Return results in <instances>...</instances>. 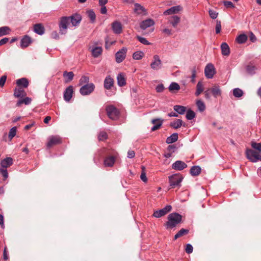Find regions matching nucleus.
I'll use <instances>...</instances> for the list:
<instances>
[{"label":"nucleus","mask_w":261,"mask_h":261,"mask_svg":"<svg viewBox=\"0 0 261 261\" xmlns=\"http://www.w3.org/2000/svg\"><path fill=\"white\" fill-rule=\"evenodd\" d=\"M189 229L181 228L175 236L174 240H176L178 238L187 234L189 233Z\"/></svg>","instance_id":"nucleus-35"},{"label":"nucleus","mask_w":261,"mask_h":261,"mask_svg":"<svg viewBox=\"0 0 261 261\" xmlns=\"http://www.w3.org/2000/svg\"><path fill=\"white\" fill-rule=\"evenodd\" d=\"M180 20V17L176 15L172 16L169 19V22L174 28H176L177 27V24L179 23Z\"/></svg>","instance_id":"nucleus-28"},{"label":"nucleus","mask_w":261,"mask_h":261,"mask_svg":"<svg viewBox=\"0 0 261 261\" xmlns=\"http://www.w3.org/2000/svg\"><path fill=\"white\" fill-rule=\"evenodd\" d=\"M117 79L118 85L119 86L122 87L126 85V80L123 74H119L117 75Z\"/></svg>","instance_id":"nucleus-29"},{"label":"nucleus","mask_w":261,"mask_h":261,"mask_svg":"<svg viewBox=\"0 0 261 261\" xmlns=\"http://www.w3.org/2000/svg\"><path fill=\"white\" fill-rule=\"evenodd\" d=\"M116 161V157L114 155L108 156L104 160V165L105 166L112 167Z\"/></svg>","instance_id":"nucleus-21"},{"label":"nucleus","mask_w":261,"mask_h":261,"mask_svg":"<svg viewBox=\"0 0 261 261\" xmlns=\"http://www.w3.org/2000/svg\"><path fill=\"white\" fill-rule=\"evenodd\" d=\"M200 172L201 168L198 166H193L190 169V174L192 176H197L200 173Z\"/></svg>","instance_id":"nucleus-32"},{"label":"nucleus","mask_w":261,"mask_h":261,"mask_svg":"<svg viewBox=\"0 0 261 261\" xmlns=\"http://www.w3.org/2000/svg\"><path fill=\"white\" fill-rule=\"evenodd\" d=\"M221 21L220 20H217L216 21V33L217 34H219L221 32Z\"/></svg>","instance_id":"nucleus-56"},{"label":"nucleus","mask_w":261,"mask_h":261,"mask_svg":"<svg viewBox=\"0 0 261 261\" xmlns=\"http://www.w3.org/2000/svg\"><path fill=\"white\" fill-rule=\"evenodd\" d=\"M13 163V160L11 157H7L3 160L1 162V167L7 168L10 167Z\"/></svg>","instance_id":"nucleus-16"},{"label":"nucleus","mask_w":261,"mask_h":261,"mask_svg":"<svg viewBox=\"0 0 261 261\" xmlns=\"http://www.w3.org/2000/svg\"><path fill=\"white\" fill-rule=\"evenodd\" d=\"M209 15L212 19H216L218 15V13L214 10H210L208 11Z\"/></svg>","instance_id":"nucleus-58"},{"label":"nucleus","mask_w":261,"mask_h":261,"mask_svg":"<svg viewBox=\"0 0 261 261\" xmlns=\"http://www.w3.org/2000/svg\"><path fill=\"white\" fill-rule=\"evenodd\" d=\"M31 43V38L29 36L25 35L21 40L20 46L22 48H25L28 47Z\"/></svg>","instance_id":"nucleus-24"},{"label":"nucleus","mask_w":261,"mask_h":261,"mask_svg":"<svg viewBox=\"0 0 261 261\" xmlns=\"http://www.w3.org/2000/svg\"><path fill=\"white\" fill-rule=\"evenodd\" d=\"M154 24V20L152 19L148 18L142 21L140 24V27L141 29L145 30L147 28L153 26Z\"/></svg>","instance_id":"nucleus-14"},{"label":"nucleus","mask_w":261,"mask_h":261,"mask_svg":"<svg viewBox=\"0 0 261 261\" xmlns=\"http://www.w3.org/2000/svg\"><path fill=\"white\" fill-rule=\"evenodd\" d=\"M10 28L8 27H3L0 28V37L9 34Z\"/></svg>","instance_id":"nucleus-42"},{"label":"nucleus","mask_w":261,"mask_h":261,"mask_svg":"<svg viewBox=\"0 0 261 261\" xmlns=\"http://www.w3.org/2000/svg\"><path fill=\"white\" fill-rule=\"evenodd\" d=\"M17 86L22 88H26L29 86V81L26 78H21L16 81Z\"/></svg>","instance_id":"nucleus-22"},{"label":"nucleus","mask_w":261,"mask_h":261,"mask_svg":"<svg viewBox=\"0 0 261 261\" xmlns=\"http://www.w3.org/2000/svg\"><path fill=\"white\" fill-rule=\"evenodd\" d=\"M210 91H211L212 94L215 98L220 96L221 94V90L219 86L215 85L210 88Z\"/></svg>","instance_id":"nucleus-23"},{"label":"nucleus","mask_w":261,"mask_h":261,"mask_svg":"<svg viewBox=\"0 0 261 261\" xmlns=\"http://www.w3.org/2000/svg\"><path fill=\"white\" fill-rule=\"evenodd\" d=\"M182 219V216L178 213H173L168 216V221L165 226L167 229H172L179 224Z\"/></svg>","instance_id":"nucleus-1"},{"label":"nucleus","mask_w":261,"mask_h":261,"mask_svg":"<svg viewBox=\"0 0 261 261\" xmlns=\"http://www.w3.org/2000/svg\"><path fill=\"white\" fill-rule=\"evenodd\" d=\"M27 95V93L23 88L22 87L16 88L14 91V96L15 97L21 98L25 97Z\"/></svg>","instance_id":"nucleus-17"},{"label":"nucleus","mask_w":261,"mask_h":261,"mask_svg":"<svg viewBox=\"0 0 261 261\" xmlns=\"http://www.w3.org/2000/svg\"><path fill=\"white\" fill-rule=\"evenodd\" d=\"M243 92L239 88H236L233 91V94L236 97H240L243 95Z\"/></svg>","instance_id":"nucleus-46"},{"label":"nucleus","mask_w":261,"mask_h":261,"mask_svg":"<svg viewBox=\"0 0 261 261\" xmlns=\"http://www.w3.org/2000/svg\"><path fill=\"white\" fill-rule=\"evenodd\" d=\"M186 117L188 120H192L195 117V113L193 111L189 110L187 112Z\"/></svg>","instance_id":"nucleus-47"},{"label":"nucleus","mask_w":261,"mask_h":261,"mask_svg":"<svg viewBox=\"0 0 261 261\" xmlns=\"http://www.w3.org/2000/svg\"><path fill=\"white\" fill-rule=\"evenodd\" d=\"M144 56V53L142 51H138L134 53L133 55V58L135 60H140Z\"/></svg>","instance_id":"nucleus-43"},{"label":"nucleus","mask_w":261,"mask_h":261,"mask_svg":"<svg viewBox=\"0 0 261 261\" xmlns=\"http://www.w3.org/2000/svg\"><path fill=\"white\" fill-rule=\"evenodd\" d=\"M62 143V138L59 136H52L48 138L46 144L47 148H50L55 145L60 144Z\"/></svg>","instance_id":"nucleus-7"},{"label":"nucleus","mask_w":261,"mask_h":261,"mask_svg":"<svg viewBox=\"0 0 261 261\" xmlns=\"http://www.w3.org/2000/svg\"><path fill=\"white\" fill-rule=\"evenodd\" d=\"M127 49L125 47H122L117 51L115 55L116 61L118 63L122 62L125 58Z\"/></svg>","instance_id":"nucleus-8"},{"label":"nucleus","mask_w":261,"mask_h":261,"mask_svg":"<svg viewBox=\"0 0 261 261\" xmlns=\"http://www.w3.org/2000/svg\"><path fill=\"white\" fill-rule=\"evenodd\" d=\"M134 11L137 13V14H143V15H146V10L143 6H142L141 5H140L138 3H135L134 4Z\"/></svg>","instance_id":"nucleus-20"},{"label":"nucleus","mask_w":261,"mask_h":261,"mask_svg":"<svg viewBox=\"0 0 261 261\" xmlns=\"http://www.w3.org/2000/svg\"><path fill=\"white\" fill-rule=\"evenodd\" d=\"M178 139V134L173 133L170 137H168L166 140V142L168 144H171L176 142Z\"/></svg>","instance_id":"nucleus-34"},{"label":"nucleus","mask_w":261,"mask_h":261,"mask_svg":"<svg viewBox=\"0 0 261 261\" xmlns=\"http://www.w3.org/2000/svg\"><path fill=\"white\" fill-rule=\"evenodd\" d=\"M182 179V176L179 173L172 175L169 177L170 186L171 188L180 187V183Z\"/></svg>","instance_id":"nucleus-2"},{"label":"nucleus","mask_w":261,"mask_h":261,"mask_svg":"<svg viewBox=\"0 0 261 261\" xmlns=\"http://www.w3.org/2000/svg\"><path fill=\"white\" fill-rule=\"evenodd\" d=\"M94 89L95 85L91 83L82 86L80 89V92L83 96L88 95L90 94L94 90Z\"/></svg>","instance_id":"nucleus-6"},{"label":"nucleus","mask_w":261,"mask_h":261,"mask_svg":"<svg viewBox=\"0 0 261 261\" xmlns=\"http://www.w3.org/2000/svg\"><path fill=\"white\" fill-rule=\"evenodd\" d=\"M247 39V36L244 34H240L236 39V41L239 44L245 43Z\"/></svg>","instance_id":"nucleus-36"},{"label":"nucleus","mask_w":261,"mask_h":261,"mask_svg":"<svg viewBox=\"0 0 261 261\" xmlns=\"http://www.w3.org/2000/svg\"><path fill=\"white\" fill-rule=\"evenodd\" d=\"M255 67L252 64H249L246 66V71L249 74L254 73Z\"/></svg>","instance_id":"nucleus-51"},{"label":"nucleus","mask_w":261,"mask_h":261,"mask_svg":"<svg viewBox=\"0 0 261 261\" xmlns=\"http://www.w3.org/2000/svg\"><path fill=\"white\" fill-rule=\"evenodd\" d=\"M88 17L91 20L92 22H94L95 20L96 15L95 13L92 10H88L87 11Z\"/></svg>","instance_id":"nucleus-45"},{"label":"nucleus","mask_w":261,"mask_h":261,"mask_svg":"<svg viewBox=\"0 0 261 261\" xmlns=\"http://www.w3.org/2000/svg\"><path fill=\"white\" fill-rule=\"evenodd\" d=\"M92 56L95 57H98L102 53V48L100 47H95L91 50Z\"/></svg>","instance_id":"nucleus-37"},{"label":"nucleus","mask_w":261,"mask_h":261,"mask_svg":"<svg viewBox=\"0 0 261 261\" xmlns=\"http://www.w3.org/2000/svg\"><path fill=\"white\" fill-rule=\"evenodd\" d=\"M221 51H222V54L223 56H228L230 54V48L228 44L225 43L223 42L222 43L221 45Z\"/></svg>","instance_id":"nucleus-27"},{"label":"nucleus","mask_w":261,"mask_h":261,"mask_svg":"<svg viewBox=\"0 0 261 261\" xmlns=\"http://www.w3.org/2000/svg\"><path fill=\"white\" fill-rule=\"evenodd\" d=\"M182 125H185L181 119H176L174 121L170 123V126L175 129H177Z\"/></svg>","instance_id":"nucleus-30"},{"label":"nucleus","mask_w":261,"mask_h":261,"mask_svg":"<svg viewBox=\"0 0 261 261\" xmlns=\"http://www.w3.org/2000/svg\"><path fill=\"white\" fill-rule=\"evenodd\" d=\"M7 80V76L3 75L0 78V86L3 87Z\"/></svg>","instance_id":"nucleus-61"},{"label":"nucleus","mask_w":261,"mask_h":261,"mask_svg":"<svg viewBox=\"0 0 261 261\" xmlns=\"http://www.w3.org/2000/svg\"><path fill=\"white\" fill-rule=\"evenodd\" d=\"M211 94L212 93L210 91V88L204 92V96L206 99L210 100L211 99Z\"/></svg>","instance_id":"nucleus-59"},{"label":"nucleus","mask_w":261,"mask_h":261,"mask_svg":"<svg viewBox=\"0 0 261 261\" xmlns=\"http://www.w3.org/2000/svg\"><path fill=\"white\" fill-rule=\"evenodd\" d=\"M69 18L70 22L73 26L77 25L82 20V17L80 14H75L71 16L68 17Z\"/></svg>","instance_id":"nucleus-13"},{"label":"nucleus","mask_w":261,"mask_h":261,"mask_svg":"<svg viewBox=\"0 0 261 261\" xmlns=\"http://www.w3.org/2000/svg\"><path fill=\"white\" fill-rule=\"evenodd\" d=\"M114 83V80L110 76H107L104 80V87L108 90L111 89L113 86Z\"/></svg>","instance_id":"nucleus-18"},{"label":"nucleus","mask_w":261,"mask_h":261,"mask_svg":"<svg viewBox=\"0 0 261 261\" xmlns=\"http://www.w3.org/2000/svg\"><path fill=\"white\" fill-rule=\"evenodd\" d=\"M251 147L255 149V150L258 151L260 153L261 152V143H256L252 142L251 143Z\"/></svg>","instance_id":"nucleus-41"},{"label":"nucleus","mask_w":261,"mask_h":261,"mask_svg":"<svg viewBox=\"0 0 261 261\" xmlns=\"http://www.w3.org/2000/svg\"><path fill=\"white\" fill-rule=\"evenodd\" d=\"M70 22L69 18L68 17H61L59 22L60 33L61 34L65 35L66 34L67 29Z\"/></svg>","instance_id":"nucleus-4"},{"label":"nucleus","mask_w":261,"mask_h":261,"mask_svg":"<svg viewBox=\"0 0 261 261\" xmlns=\"http://www.w3.org/2000/svg\"><path fill=\"white\" fill-rule=\"evenodd\" d=\"M164 90V87L163 84H160L158 85L156 87V91L158 92H162Z\"/></svg>","instance_id":"nucleus-64"},{"label":"nucleus","mask_w":261,"mask_h":261,"mask_svg":"<svg viewBox=\"0 0 261 261\" xmlns=\"http://www.w3.org/2000/svg\"><path fill=\"white\" fill-rule=\"evenodd\" d=\"M63 76L66 79L65 83H68L73 80L74 73L72 71L67 72V71H65L63 72Z\"/></svg>","instance_id":"nucleus-31"},{"label":"nucleus","mask_w":261,"mask_h":261,"mask_svg":"<svg viewBox=\"0 0 261 261\" xmlns=\"http://www.w3.org/2000/svg\"><path fill=\"white\" fill-rule=\"evenodd\" d=\"M164 215H165V212L162 209L155 211L153 214V216L155 218H160Z\"/></svg>","instance_id":"nucleus-50"},{"label":"nucleus","mask_w":261,"mask_h":261,"mask_svg":"<svg viewBox=\"0 0 261 261\" xmlns=\"http://www.w3.org/2000/svg\"><path fill=\"white\" fill-rule=\"evenodd\" d=\"M193 246L191 244H188L186 245L185 249L186 253L188 254L191 253L193 252Z\"/></svg>","instance_id":"nucleus-60"},{"label":"nucleus","mask_w":261,"mask_h":261,"mask_svg":"<svg viewBox=\"0 0 261 261\" xmlns=\"http://www.w3.org/2000/svg\"><path fill=\"white\" fill-rule=\"evenodd\" d=\"M249 40L252 42H254L256 40L255 36L253 34L252 32H250L249 35Z\"/></svg>","instance_id":"nucleus-63"},{"label":"nucleus","mask_w":261,"mask_h":261,"mask_svg":"<svg viewBox=\"0 0 261 261\" xmlns=\"http://www.w3.org/2000/svg\"><path fill=\"white\" fill-rule=\"evenodd\" d=\"M106 111L108 117L112 119L116 120L118 118L119 111L113 106H109L106 108Z\"/></svg>","instance_id":"nucleus-5"},{"label":"nucleus","mask_w":261,"mask_h":261,"mask_svg":"<svg viewBox=\"0 0 261 261\" xmlns=\"http://www.w3.org/2000/svg\"><path fill=\"white\" fill-rule=\"evenodd\" d=\"M174 110L179 114H183L186 110V108L184 106L176 105L173 107Z\"/></svg>","instance_id":"nucleus-38"},{"label":"nucleus","mask_w":261,"mask_h":261,"mask_svg":"<svg viewBox=\"0 0 261 261\" xmlns=\"http://www.w3.org/2000/svg\"><path fill=\"white\" fill-rule=\"evenodd\" d=\"M191 72H192L191 81H192V82L193 83V82H194V79L196 77V68L195 66H194L191 68Z\"/></svg>","instance_id":"nucleus-57"},{"label":"nucleus","mask_w":261,"mask_h":261,"mask_svg":"<svg viewBox=\"0 0 261 261\" xmlns=\"http://www.w3.org/2000/svg\"><path fill=\"white\" fill-rule=\"evenodd\" d=\"M181 10H182V8L180 6H174V7H172L170 8V9L166 10L164 12V15H168L176 14V13H177L178 12H179Z\"/></svg>","instance_id":"nucleus-15"},{"label":"nucleus","mask_w":261,"mask_h":261,"mask_svg":"<svg viewBox=\"0 0 261 261\" xmlns=\"http://www.w3.org/2000/svg\"><path fill=\"white\" fill-rule=\"evenodd\" d=\"M89 81V77L87 76H82L79 81L80 85H83V84H87Z\"/></svg>","instance_id":"nucleus-48"},{"label":"nucleus","mask_w":261,"mask_h":261,"mask_svg":"<svg viewBox=\"0 0 261 261\" xmlns=\"http://www.w3.org/2000/svg\"><path fill=\"white\" fill-rule=\"evenodd\" d=\"M180 89L179 85L175 82L172 83L169 87V90L170 91L172 92L174 90H179Z\"/></svg>","instance_id":"nucleus-44"},{"label":"nucleus","mask_w":261,"mask_h":261,"mask_svg":"<svg viewBox=\"0 0 261 261\" xmlns=\"http://www.w3.org/2000/svg\"><path fill=\"white\" fill-rule=\"evenodd\" d=\"M163 120L161 119H154L151 120V123L154 125L151 128L152 132L159 129L162 126Z\"/></svg>","instance_id":"nucleus-19"},{"label":"nucleus","mask_w":261,"mask_h":261,"mask_svg":"<svg viewBox=\"0 0 261 261\" xmlns=\"http://www.w3.org/2000/svg\"><path fill=\"white\" fill-rule=\"evenodd\" d=\"M246 158L252 162L260 161V153L255 150L247 149L246 150Z\"/></svg>","instance_id":"nucleus-3"},{"label":"nucleus","mask_w":261,"mask_h":261,"mask_svg":"<svg viewBox=\"0 0 261 261\" xmlns=\"http://www.w3.org/2000/svg\"><path fill=\"white\" fill-rule=\"evenodd\" d=\"M31 98L26 97L23 99H19L16 104V107H20L22 104L29 105L31 102Z\"/></svg>","instance_id":"nucleus-33"},{"label":"nucleus","mask_w":261,"mask_h":261,"mask_svg":"<svg viewBox=\"0 0 261 261\" xmlns=\"http://www.w3.org/2000/svg\"><path fill=\"white\" fill-rule=\"evenodd\" d=\"M136 38L141 43L144 45H149L150 44L145 38L139 36H137Z\"/></svg>","instance_id":"nucleus-53"},{"label":"nucleus","mask_w":261,"mask_h":261,"mask_svg":"<svg viewBox=\"0 0 261 261\" xmlns=\"http://www.w3.org/2000/svg\"><path fill=\"white\" fill-rule=\"evenodd\" d=\"M196 106L200 112H203L205 109V106L203 101H202L201 100H198L196 101Z\"/></svg>","instance_id":"nucleus-40"},{"label":"nucleus","mask_w":261,"mask_h":261,"mask_svg":"<svg viewBox=\"0 0 261 261\" xmlns=\"http://www.w3.org/2000/svg\"><path fill=\"white\" fill-rule=\"evenodd\" d=\"M187 165L184 162L181 161H177L174 163L172 165V169L181 171L187 168Z\"/></svg>","instance_id":"nucleus-12"},{"label":"nucleus","mask_w":261,"mask_h":261,"mask_svg":"<svg viewBox=\"0 0 261 261\" xmlns=\"http://www.w3.org/2000/svg\"><path fill=\"white\" fill-rule=\"evenodd\" d=\"M0 172H1L3 176L4 177V179H6L8 177V173L7 170V168H3L2 167L0 168Z\"/></svg>","instance_id":"nucleus-55"},{"label":"nucleus","mask_w":261,"mask_h":261,"mask_svg":"<svg viewBox=\"0 0 261 261\" xmlns=\"http://www.w3.org/2000/svg\"><path fill=\"white\" fill-rule=\"evenodd\" d=\"M34 31L36 33L41 35L44 33V28L41 23H37L34 25Z\"/></svg>","instance_id":"nucleus-26"},{"label":"nucleus","mask_w":261,"mask_h":261,"mask_svg":"<svg viewBox=\"0 0 261 261\" xmlns=\"http://www.w3.org/2000/svg\"><path fill=\"white\" fill-rule=\"evenodd\" d=\"M17 128L16 127H12L9 133V138L12 139L16 134Z\"/></svg>","instance_id":"nucleus-52"},{"label":"nucleus","mask_w":261,"mask_h":261,"mask_svg":"<svg viewBox=\"0 0 261 261\" xmlns=\"http://www.w3.org/2000/svg\"><path fill=\"white\" fill-rule=\"evenodd\" d=\"M203 91V86L201 82H199L196 85V91L195 92V95L199 96Z\"/></svg>","instance_id":"nucleus-39"},{"label":"nucleus","mask_w":261,"mask_h":261,"mask_svg":"<svg viewBox=\"0 0 261 261\" xmlns=\"http://www.w3.org/2000/svg\"><path fill=\"white\" fill-rule=\"evenodd\" d=\"M112 29L116 34H120L122 32V25L119 22L115 21L112 23Z\"/></svg>","instance_id":"nucleus-25"},{"label":"nucleus","mask_w":261,"mask_h":261,"mask_svg":"<svg viewBox=\"0 0 261 261\" xmlns=\"http://www.w3.org/2000/svg\"><path fill=\"white\" fill-rule=\"evenodd\" d=\"M215 73V68L212 64H208L204 69L205 76L208 79H212Z\"/></svg>","instance_id":"nucleus-9"},{"label":"nucleus","mask_w":261,"mask_h":261,"mask_svg":"<svg viewBox=\"0 0 261 261\" xmlns=\"http://www.w3.org/2000/svg\"><path fill=\"white\" fill-rule=\"evenodd\" d=\"M224 5L226 8H233L234 5L232 2L229 1H224Z\"/></svg>","instance_id":"nucleus-62"},{"label":"nucleus","mask_w":261,"mask_h":261,"mask_svg":"<svg viewBox=\"0 0 261 261\" xmlns=\"http://www.w3.org/2000/svg\"><path fill=\"white\" fill-rule=\"evenodd\" d=\"M141 168H142V172H141V174L140 175V178L143 181L146 182L147 181V178L146 176V173L145 172V168L144 166H142Z\"/></svg>","instance_id":"nucleus-49"},{"label":"nucleus","mask_w":261,"mask_h":261,"mask_svg":"<svg viewBox=\"0 0 261 261\" xmlns=\"http://www.w3.org/2000/svg\"><path fill=\"white\" fill-rule=\"evenodd\" d=\"M73 94V87L69 86L67 87L64 93V99L66 101L69 102L71 99Z\"/></svg>","instance_id":"nucleus-11"},{"label":"nucleus","mask_w":261,"mask_h":261,"mask_svg":"<svg viewBox=\"0 0 261 261\" xmlns=\"http://www.w3.org/2000/svg\"><path fill=\"white\" fill-rule=\"evenodd\" d=\"M108 137L107 134L105 132H101L98 135V139L99 141H103Z\"/></svg>","instance_id":"nucleus-54"},{"label":"nucleus","mask_w":261,"mask_h":261,"mask_svg":"<svg viewBox=\"0 0 261 261\" xmlns=\"http://www.w3.org/2000/svg\"><path fill=\"white\" fill-rule=\"evenodd\" d=\"M162 62L159 56L154 55L153 56V61L150 64V67L152 69L158 70L161 68Z\"/></svg>","instance_id":"nucleus-10"}]
</instances>
